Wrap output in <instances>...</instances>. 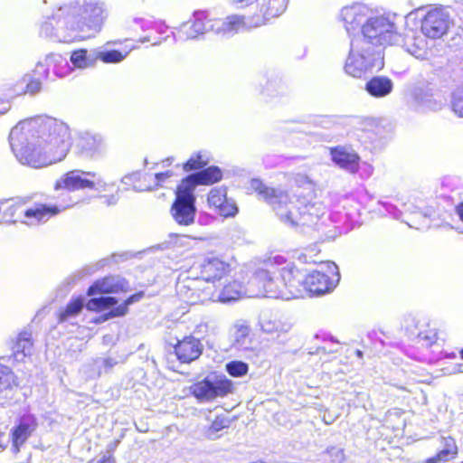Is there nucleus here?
<instances>
[{
    "label": "nucleus",
    "instance_id": "nucleus-1",
    "mask_svg": "<svg viewBox=\"0 0 463 463\" xmlns=\"http://www.w3.org/2000/svg\"><path fill=\"white\" fill-rule=\"evenodd\" d=\"M9 143L20 164L43 168L65 158L71 146V132L67 124L56 118H29L11 129Z\"/></svg>",
    "mask_w": 463,
    "mask_h": 463
},
{
    "label": "nucleus",
    "instance_id": "nucleus-2",
    "mask_svg": "<svg viewBox=\"0 0 463 463\" xmlns=\"http://www.w3.org/2000/svg\"><path fill=\"white\" fill-rule=\"evenodd\" d=\"M269 266L271 270L262 271L257 278L267 281L266 289L273 298L290 300L321 296L331 292L340 281L338 267L332 261L321 263L320 270L308 274L279 255L269 259Z\"/></svg>",
    "mask_w": 463,
    "mask_h": 463
},
{
    "label": "nucleus",
    "instance_id": "nucleus-3",
    "mask_svg": "<svg viewBox=\"0 0 463 463\" xmlns=\"http://www.w3.org/2000/svg\"><path fill=\"white\" fill-rule=\"evenodd\" d=\"M102 14L103 7L98 3L65 4L43 23L40 35L63 43L86 40L99 30Z\"/></svg>",
    "mask_w": 463,
    "mask_h": 463
},
{
    "label": "nucleus",
    "instance_id": "nucleus-4",
    "mask_svg": "<svg viewBox=\"0 0 463 463\" xmlns=\"http://www.w3.org/2000/svg\"><path fill=\"white\" fill-rule=\"evenodd\" d=\"M248 189L255 192L267 202L284 223L290 226L317 223L320 217V207L316 204H305L297 200L293 202L287 192L265 185L260 179H251Z\"/></svg>",
    "mask_w": 463,
    "mask_h": 463
},
{
    "label": "nucleus",
    "instance_id": "nucleus-5",
    "mask_svg": "<svg viewBox=\"0 0 463 463\" xmlns=\"http://www.w3.org/2000/svg\"><path fill=\"white\" fill-rule=\"evenodd\" d=\"M383 57L380 48L372 47L364 39H354L345 64V71L354 78H361L372 71L383 67Z\"/></svg>",
    "mask_w": 463,
    "mask_h": 463
},
{
    "label": "nucleus",
    "instance_id": "nucleus-6",
    "mask_svg": "<svg viewBox=\"0 0 463 463\" xmlns=\"http://www.w3.org/2000/svg\"><path fill=\"white\" fill-rule=\"evenodd\" d=\"M396 14L369 16L362 26L363 36L358 39L368 41L372 47L383 44H394L400 40L397 33Z\"/></svg>",
    "mask_w": 463,
    "mask_h": 463
},
{
    "label": "nucleus",
    "instance_id": "nucleus-7",
    "mask_svg": "<svg viewBox=\"0 0 463 463\" xmlns=\"http://www.w3.org/2000/svg\"><path fill=\"white\" fill-rule=\"evenodd\" d=\"M269 260L265 263V268L260 269L255 272L254 276L249 281L247 288H245L241 282L232 280L222 283V288L219 292L215 288V299L213 301H219L222 303L238 300L241 298L247 296L250 298L267 297L272 298L267 291V281H260L257 277L262 271L271 270L270 266L268 267Z\"/></svg>",
    "mask_w": 463,
    "mask_h": 463
},
{
    "label": "nucleus",
    "instance_id": "nucleus-8",
    "mask_svg": "<svg viewBox=\"0 0 463 463\" xmlns=\"http://www.w3.org/2000/svg\"><path fill=\"white\" fill-rule=\"evenodd\" d=\"M109 184L95 172H85L79 169L71 170L62 175L55 183L54 189L76 191L92 189L99 192L109 190Z\"/></svg>",
    "mask_w": 463,
    "mask_h": 463
},
{
    "label": "nucleus",
    "instance_id": "nucleus-9",
    "mask_svg": "<svg viewBox=\"0 0 463 463\" xmlns=\"http://www.w3.org/2000/svg\"><path fill=\"white\" fill-rule=\"evenodd\" d=\"M176 293L180 299L194 305L215 299V286L198 278H184L176 284Z\"/></svg>",
    "mask_w": 463,
    "mask_h": 463
},
{
    "label": "nucleus",
    "instance_id": "nucleus-10",
    "mask_svg": "<svg viewBox=\"0 0 463 463\" xmlns=\"http://www.w3.org/2000/svg\"><path fill=\"white\" fill-rule=\"evenodd\" d=\"M175 200L171 207L173 219L179 225L189 226L194 222L196 207L195 195L187 184L182 183L177 186Z\"/></svg>",
    "mask_w": 463,
    "mask_h": 463
},
{
    "label": "nucleus",
    "instance_id": "nucleus-11",
    "mask_svg": "<svg viewBox=\"0 0 463 463\" xmlns=\"http://www.w3.org/2000/svg\"><path fill=\"white\" fill-rule=\"evenodd\" d=\"M232 390V382L224 375H210L192 386L193 394L202 402L224 397Z\"/></svg>",
    "mask_w": 463,
    "mask_h": 463
},
{
    "label": "nucleus",
    "instance_id": "nucleus-12",
    "mask_svg": "<svg viewBox=\"0 0 463 463\" xmlns=\"http://www.w3.org/2000/svg\"><path fill=\"white\" fill-rule=\"evenodd\" d=\"M450 25L449 14L442 8H434L426 13L421 21V33L430 39L443 36Z\"/></svg>",
    "mask_w": 463,
    "mask_h": 463
},
{
    "label": "nucleus",
    "instance_id": "nucleus-13",
    "mask_svg": "<svg viewBox=\"0 0 463 463\" xmlns=\"http://www.w3.org/2000/svg\"><path fill=\"white\" fill-rule=\"evenodd\" d=\"M38 427L37 419L32 414L22 416L10 431L11 450L16 454Z\"/></svg>",
    "mask_w": 463,
    "mask_h": 463
},
{
    "label": "nucleus",
    "instance_id": "nucleus-14",
    "mask_svg": "<svg viewBox=\"0 0 463 463\" xmlns=\"http://www.w3.org/2000/svg\"><path fill=\"white\" fill-rule=\"evenodd\" d=\"M231 271L230 265L218 258L205 260L201 264V277L198 279H203L209 284L214 285L215 288L222 285V280H227V275Z\"/></svg>",
    "mask_w": 463,
    "mask_h": 463
},
{
    "label": "nucleus",
    "instance_id": "nucleus-15",
    "mask_svg": "<svg viewBox=\"0 0 463 463\" xmlns=\"http://www.w3.org/2000/svg\"><path fill=\"white\" fill-rule=\"evenodd\" d=\"M371 10L364 4L356 3L341 10L340 19L348 33L355 32L363 23H366Z\"/></svg>",
    "mask_w": 463,
    "mask_h": 463
},
{
    "label": "nucleus",
    "instance_id": "nucleus-16",
    "mask_svg": "<svg viewBox=\"0 0 463 463\" xmlns=\"http://www.w3.org/2000/svg\"><path fill=\"white\" fill-rule=\"evenodd\" d=\"M208 205L223 217H233L238 213V207L232 199L227 198L224 187L213 188L208 194Z\"/></svg>",
    "mask_w": 463,
    "mask_h": 463
},
{
    "label": "nucleus",
    "instance_id": "nucleus-17",
    "mask_svg": "<svg viewBox=\"0 0 463 463\" xmlns=\"http://www.w3.org/2000/svg\"><path fill=\"white\" fill-rule=\"evenodd\" d=\"M211 18L203 12L195 13L194 19L184 23L176 33V38L181 41L194 39L197 36L211 32L209 28Z\"/></svg>",
    "mask_w": 463,
    "mask_h": 463
},
{
    "label": "nucleus",
    "instance_id": "nucleus-18",
    "mask_svg": "<svg viewBox=\"0 0 463 463\" xmlns=\"http://www.w3.org/2000/svg\"><path fill=\"white\" fill-rule=\"evenodd\" d=\"M247 27L244 17L239 14L228 15L225 18L209 20L211 32L220 35H232Z\"/></svg>",
    "mask_w": 463,
    "mask_h": 463
},
{
    "label": "nucleus",
    "instance_id": "nucleus-19",
    "mask_svg": "<svg viewBox=\"0 0 463 463\" xmlns=\"http://www.w3.org/2000/svg\"><path fill=\"white\" fill-rule=\"evenodd\" d=\"M59 213L60 210L56 206L34 203L24 212V218L20 222L28 226H35L47 222Z\"/></svg>",
    "mask_w": 463,
    "mask_h": 463
},
{
    "label": "nucleus",
    "instance_id": "nucleus-20",
    "mask_svg": "<svg viewBox=\"0 0 463 463\" xmlns=\"http://www.w3.org/2000/svg\"><path fill=\"white\" fill-rule=\"evenodd\" d=\"M330 155L333 162L339 167L350 172L355 173L359 168L360 157L351 147L335 146L330 149Z\"/></svg>",
    "mask_w": 463,
    "mask_h": 463
},
{
    "label": "nucleus",
    "instance_id": "nucleus-21",
    "mask_svg": "<svg viewBox=\"0 0 463 463\" xmlns=\"http://www.w3.org/2000/svg\"><path fill=\"white\" fill-rule=\"evenodd\" d=\"M129 285L128 281L119 276H109L97 280L88 289V295L109 294L128 291Z\"/></svg>",
    "mask_w": 463,
    "mask_h": 463
},
{
    "label": "nucleus",
    "instance_id": "nucleus-22",
    "mask_svg": "<svg viewBox=\"0 0 463 463\" xmlns=\"http://www.w3.org/2000/svg\"><path fill=\"white\" fill-rule=\"evenodd\" d=\"M78 146L91 156L103 155L107 149L106 141L101 135L88 131L80 134Z\"/></svg>",
    "mask_w": 463,
    "mask_h": 463
},
{
    "label": "nucleus",
    "instance_id": "nucleus-23",
    "mask_svg": "<svg viewBox=\"0 0 463 463\" xmlns=\"http://www.w3.org/2000/svg\"><path fill=\"white\" fill-rule=\"evenodd\" d=\"M175 350L181 362L190 363L202 354L203 345L194 336H185L183 340L178 341Z\"/></svg>",
    "mask_w": 463,
    "mask_h": 463
},
{
    "label": "nucleus",
    "instance_id": "nucleus-24",
    "mask_svg": "<svg viewBox=\"0 0 463 463\" xmlns=\"http://www.w3.org/2000/svg\"><path fill=\"white\" fill-rule=\"evenodd\" d=\"M424 34L409 30L403 38V47L417 59L423 60L428 55V43Z\"/></svg>",
    "mask_w": 463,
    "mask_h": 463
},
{
    "label": "nucleus",
    "instance_id": "nucleus-25",
    "mask_svg": "<svg viewBox=\"0 0 463 463\" xmlns=\"http://www.w3.org/2000/svg\"><path fill=\"white\" fill-rule=\"evenodd\" d=\"M222 177V171L217 166H210L204 170L190 175L182 181L183 184H187L194 192L196 185H209L219 182Z\"/></svg>",
    "mask_w": 463,
    "mask_h": 463
},
{
    "label": "nucleus",
    "instance_id": "nucleus-26",
    "mask_svg": "<svg viewBox=\"0 0 463 463\" xmlns=\"http://www.w3.org/2000/svg\"><path fill=\"white\" fill-rule=\"evenodd\" d=\"M364 89L372 97L381 99L392 93L393 82L386 76H374L366 82Z\"/></svg>",
    "mask_w": 463,
    "mask_h": 463
},
{
    "label": "nucleus",
    "instance_id": "nucleus-27",
    "mask_svg": "<svg viewBox=\"0 0 463 463\" xmlns=\"http://www.w3.org/2000/svg\"><path fill=\"white\" fill-rule=\"evenodd\" d=\"M418 109L422 112H438L446 105V99L439 94L422 91L416 94Z\"/></svg>",
    "mask_w": 463,
    "mask_h": 463
},
{
    "label": "nucleus",
    "instance_id": "nucleus-28",
    "mask_svg": "<svg viewBox=\"0 0 463 463\" xmlns=\"http://www.w3.org/2000/svg\"><path fill=\"white\" fill-rule=\"evenodd\" d=\"M287 8V0H265L261 5L260 12L263 19L261 22H256L254 26H260L265 21L270 18L278 17L285 12Z\"/></svg>",
    "mask_w": 463,
    "mask_h": 463
},
{
    "label": "nucleus",
    "instance_id": "nucleus-29",
    "mask_svg": "<svg viewBox=\"0 0 463 463\" xmlns=\"http://www.w3.org/2000/svg\"><path fill=\"white\" fill-rule=\"evenodd\" d=\"M71 62L80 70L91 68L96 63V51L88 52L85 49H80L71 52Z\"/></svg>",
    "mask_w": 463,
    "mask_h": 463
},
{
    "label": "nucleus",
    "instance_id": "nucleus-30",
    "mask_svg": "<svg viewBox=\"0 0 463 463\" xmlns=\"http://www.w3.org/2000/svg\"><path fill=\"white\" fill-rule=\"evenodd\" d=\"M33 342L31 335L27 332L21 333L14 345V356L18 362H23L26 356L31 355Z\"/></svg>",
    "mask_w": 463,
    "mask_h": 463
},
{
    "label": "nucleus",
    "instance_id": "nucleus-31",
    "mask_svg": "<svg viewBox=\"0 0 463 463\" xmlns=\"http://www.w3.org/2000/svg\"><path fill=\"white\" fill-rule=\"evenodd\" d=\"M142 297H143L142 292H139V293L130 296L129 298H128L126 299V301L123 304L118 305V307H116L115 308L110 310L109 313L104 314L102 317H100L97 320V322L106 321L112 317L125 316L128 313V307L131 304H134V303L139 301L142 298Z\"/></svg>",
    "mask_w": 463,
    "mask_h": 463
},
{
    "label": "nucleus",
    "instance_id": "nucleus-32",
    "mask_svg": "<svg viewBox=\"0 0 463 463\" xmlns=\"http://www.w3.org/2000/svg\"><path fill=\"white\" fill-rule=\"evenodd\" d=\"M42 83L38 80H33L30 76H24L15 86L14 92L16 95L20 94H35L40 91Z\"/></svg>",
    "mask_w": 463,
    "mask_h": 463
},
{
    "label": "nucleus",
    "instance_id": "nucleus-33",
    "mask_svg": "<svg viewBox=\"0 0 463 463\" xmlns=\"http://www.w3.org/2000/svg\"><path fill=\"white\" fill-rule=\"evenodd\" d=\"M84 307V300L81 298L71 300L66 307L60 312L59 321H69L77 317Z\"/></svg>",
    "mask_w": 463,
    "mask_h": 463
},
{
    "label": "nucleus",
    "instance_id": "nucleus-34",
    "mask_svg": "<svg viewBox=\"0 0 463 463\" xmlns=\"http://www.w3.org/2000/svg\"><path fill=\"white\" fill-rule=\"evenodd\" d=\"M117 303L118 300L114 297L101 296L90 299L86 304V307L90 311H102L115 306Z\"/></svg>",
    "mask_w": 463,
    "mask_h": 463
},
{
    "label": "nucleus",
    "instance_id": "nucleus-35",
    "mask_svg": "<svg viewBox=\"0 0 463 463\" xmlns=\"http://www.w3.org/2000/svg\"><path fill=\"white\" fill-rule=\"evenodd\" d=\"M231 420L225 416H217L209 427L206 436L210 439H216L220 437L219 432L230 426Z\"/></svg>",
    "mask_w": 463,
    "mask_h": 463
},
{
    "label": "nucleus",
    "instance_id": "nucleus-36",
    "mask_svg": "<svg viewBox=\"0 0 463 463\" xmlns=\"http://www.w3.org/2000/svg\"><path fill=\"white\" fill-rule=\"evenodd\" d=\"M128 52L122 53L118 51H96V61L101 60L105 63H117L122 61Z\"/></svg>",
    "mask_w": 463,
    "mask_h": 463
},
{
    "label": "nucleus",
    "instance_id": "nucleus-37",
    "mask_svg": "<svg viewBox=\"0 0 463 463\" xmlns=\"http://www.w3.org/2000/svg\"><path fill=\"white\" fill-rule=\"evenodd\" d=\"M208 163L209 156L205 152H199L190 157V159L184 164V169L185 171L199 169L206 165Z\"/></svg>",
    "mask_w": 463,
    "mask_h": 463
},
{
    "label": "nucleus",
    "instance_id": "nucleus-38",
    "mask_svg": "<svg viewBox=\"0 0 463 463\" xmlns=\"http://www.w3.org/2000/svg\"><path fill=\"white\" fill-rule=\"evenodd\" d=\"M234 330V341L237 346L241 347L246 344V340L249 336L250 327L243 321H238L233 326Z\"/></svg>",
    "mask_w": 463,
    "mask_h": 463
},
{
    "label": "nucleus",
    "instance_id": "nucleus-39",
    "mask_svg": "<svg viewBox=\"0 0 463 463\" xmlns=\"http://www.w3.org/2000/svg\"><path fill=\"white\" fill-rule=\"evenodd\" d=\"M226 371L233 377H241L247 374L249 365L241 361H232L226 364Z\"/></svg>",
    "mask_w": 463,
    "mask_h": 463
},
{
    "label": "nucleus",
    "instance_id": "nucleus-40",
    "mask_svg": "<svg viewBox=\"0 0 463 463\" xmlns=\"http://www.w3.org/2000/svg\"><path fill=\"white\" fill-rule=\"evenodd\" d=\"M451 108L456 115L463 118V88L458 89L453 92Z\"/></svg>",
    "mask_w": 463,
    "mask_h": 463
},
{
    "label": "nucleus",
    "instance_id": "nucleus-41",
    "mask_svg": "<svg viewBox=\"0 0 463 463\" xmlns=\"http://www.w3.org/2000/svg\"><path fill=\"white\" fill-rule=\"evenodd\" d=\"M15 375L8 366L0 364V387L15 383Z\"/></svg>",
    "mask_w": 463,
    "mask_h": 463
},
{
    "label": "nucleus",
    "instance_id": "nucleus-42",
    "mask_svg": "<svg viewBox=\"0 0 463 463\" xmlns=\"http://www.w3.org/2000/svg\"><path fill=\"white\" fill-rule=\"evenodd\" d=\"M0 393H2L3 398L8 402L17 401L18 400L17 381L15 380V383L12 384L11 386H2V388L0 387Z\"/></svg>",
    "mask_w": 463,
    "mask_h": 463
},
{
    "label": "nucleus",
    "instance_id": "nucleus-43",
    "mask_svg": "<svg viewBox=\"0 0 463 463\" xmlns=\"http://www.w3.org/2000/svg\"><path fill=\"white\" fill-rule=\"evenodd\" d=\"M456 453L455 447L442 449L436 456L427 459V463H441L448 460L449 455H454Z\"/></svg>",
    "mask_w": 463,
    "mask_h": 463
},
{
    "label": "nucleus",
    "instance_id": "nucleus-44",
    "mask_svg": "<svg viewBox=\"0 0 463 463\" xmlns=\"http://www.w3.org/2000/svg\"><path fill=\"white\" fill-rule=\"evenodd\" d=\"M260 326L266 333H276L284 330V326L279 321L263 320Z\"/></svg>",
    "mask_w": 463,
    "mask_h": 463
},
{
    "label": "nucleus",
    "instance_id": "nucleus-45",
    "mask_svg": "<svg viewBox=\"0 0 463 463\" xmlns=\"http://www.w3.org/2000/svg\"><path fill=\"white\" fill-rule=\"evenodd\" d=\"M333 463H342L345 459L344 449L336 447H332L327 451Z\"/></svg>",
    "mask_w": 463,
    "mask_h": 463
},
{
    "label": "nucleus",
    "instance_id": "nucleus-46",
    "mask_svg": "<svg viewBox=\"0 0 463 463\" xmlns=\"http://www.w3.org/2000/svg\"><path fill=\"white\" fill-rule=\"evenodd\" d=\"M87 463H116V460L111 452H102L88 461Z\"/></svg>",
    "mask_w": 463,
    "mask_h": 463
},
{
    "label": "nucleus",
    "instance_id": "nucleus-47",
    "mask_svg": "<svg viewBox=\"0 0 463 463\" xmlns=\"http://www.w3.org/2000/svg\"><path fill=\"white\" fill-rule=\"evenodd\" d=\"M313 251H314V249L307 250L306 252L302 253L299 256V260L306 263H311V262L316 263L317 260H315L313 258V255L310 254Z\"/></svg>",
    "mask_w": 463,
    "mask_h": 463
},
{
    "label": "nucleus",
    "instance_id": "nucleus-48",
    "mask_svg": "<svg viewBox=\"0 0 463 463\" xmlns=\"http://www.w3.org/2000/svg\"><path fill=\"white\" fill-rule=\"evenodd\" d=\"M98 364H101L105 369H109L111 367H113L115 364H117V361L114 360L113 358H104V359H100L97 362Z\"/></svg>",
    "mask_w": 463,
    "mask_h": 463
},
{
    "label": "nucleus",
    "instance_id": "nucleus-49",
    "mask_svg": "<svg viewBox=\"0 0 463 463\" xmlns=\"http://www.w3.org/2000/svg\"><path fill=\"white\" fill-rule=\"evenodd\" d=\"M11 109V103L8 99H0V116L7 113Z\"/></svg>",
    "mask_w": 463,
    "mask_h": 463
},
{
    "label": "nucleus",
    "instance_id": "nucleus-50",
    "mask_svg": "<svg viewBox=\"0 0 463 463\" xmlns=\"http://www.w3.org/2000/svg\"><path fill=\"white\" fill-rule=\"evenodd\" d=\"M173 173L171 171H166L165 173H159V174H156V179L158 183V184H160L161 183H163L166 178L172 176Z\"/></svg>",
    "mask_w": 463,
    "mask_h": 463
},
{
    "label": "nucleus",
    "instance_id": "nucleus-51",
    "mask_svg": "<svg viewBox=\"0 0 463 463\" xmlns=\"http://www.w3.org/2000/svg\"><path fill=\"white\" fill-rule=\"evenodd\" d=\"M207 331V325L206 324H200L195 328V333L198 335H203Z\"/></svg>",
    "mask_w": 463,
    "mask_h": 463
},
{
    "label": "nucleus",
    "instance_id": "nucleus-52",
    "mask_svg": "<svg viewBox=\"0 0 463 463\" xmlns=\"http://www.w3.org/2000/svg\"><path fill=\"white\" fill-rule=\"evenodd\" d=\"M234 4L241 5V6H247L254 3L256 0H232Z\"/></svg>",
    "mask_w": 463,
    "mask_h": 463
},
{
    "label": "nucleus",
    "instance_id": "nucleus-53",
    "mask_svg": "<svg viewBox=\"0 0 463 463\" xmlns=\"http://www.w3.org/2000/svg\"><path fill=\"white\" fill-rule=\"evenodd\" d=\"M105 203L108 205L115 204L118 202V197L116 195H111L109 197L104 196Z\"/></svg>",
    "mask_w": 463,
    "mask_h": 463
},
{
    "label": "nucleus",
    "instance_id": "nucleus-54",
    "mask_svg": "<svg viewBox=\"0 0 463 463\" xmlns=\"http://www.w3.org/2000/svg\"><path fill=\"white\" fill-rule=\"evenodd\" d=\"M420 338L426 340L428 344H431L435 341L436 335H419Z\"/></svg>",
    "mask_w": 463,
    "mask_h": 463
},
{
    "label": "nucleus",
    "instance_id": "nucleus-55",
    "mask_svg": "<svg viewBox=\"0 0 463 463\" xmlns=\"http://www.w3.org/2000/svg\"><path fill=\"white\" fill-rule=\"evenodd\" d=\"M457 213L460 217V220L463 222V203L457 207Z\"/></svg>",
    "mask_w": 463,
    "mask_h": 463
},
{
    "label": "nucleus",
    "instance_id": "nucleus-56",
    "mask_svg": "<svg viewBox=\"0 0 463 463\" xmlns=\"http://www.w3.org/2000/svg\"><path fill=\"white\" fill-rule=\"evenodd\" d=\"M5 445L3 444V441H2V437L0 436V452L3 451L5 449Z\"/></svg>",
    "mask_w": 463,
    "mask_h": 463
},
{
    "label": "nucleus",
    "instance_id": "nucleus-57",
    "mask_svg": "<svg viewBox=\"0 0 463 463\" xmlns=\"http://www.w3.org/2000/svg\"><path fill=\"white\" fill-rule=\"evenodd\" d=\"M356 354H357L358 357H362L363 356V353L360 350L356 351Z\"/></svg>",
    "mask_w": 463,
    "mask_h": 463
},
{
    "label": "nucleus",
    "instance_id": "nucleus-58",
    "mask_svg": "<svg viewBox=\"0 0 463 463\" xmlns=\"http://www.w3.org/2000/svg\"><path fill=\"white\" fill-rule=\"evenodd\" d=\"M460 357H461V359H463V348L460 351Z\"/></svg>",
    "mask_w": 463,
    "mask_h": 463
},
{
    "label": "nucleus",
    "instance_id": "nucleus-59",
    "mask_svg": "<svg viewBox=\"0 0 463 463\" xmlns=\"http://www.w3.org/2000/svg\"><path fill=\"white\" fill-rule=\"evenodd\" d=\"M26 202H27V200H25V199H21V203H25Z\"/></svg>",
    "mask_w": 463,
    "mask_h": 463
},
{
    "label": "nucleus",
    "instance_id": "nucleus-60",
    "mask_svg": "<svg viewBox=\"0 0 463 463\" xmlns=\"http://www.w3.org/2000/svg\"><path fill=\"white\" fill-rule=\"evenodd\" d=\"M147 41H148V40H147L146 38H144V39H142V40H141V42H142V43H146V42H147Z\"/></svg>",
    "mask_w": 463,
    "mask_h": 463
},
{
    "label": "nucleus",
    "instance_id": "nucleus-61",
    "mask_svg": "<svg viewBox=\"0 0 463 463\" xmlns=\"http://www.w3.org/2000/svg\"><path fill=\"white\" fill-rule=\"evenodd\" d=\"M462 463H463V461H462Z\"/></svg>",
    "mask_w": 463,
    "mask_h": 463
}]
</instances>
